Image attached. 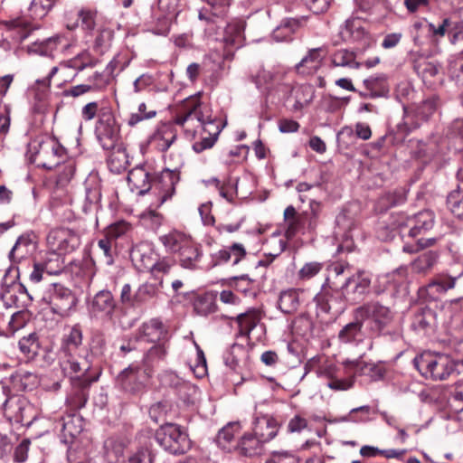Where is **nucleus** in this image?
I'll return each mask as SVG.
<instances>
[{
  "mask_svg": "<svg viewBox=\"0 0 463 463\" xmlns=\"http://www.w3.org/2000/svg\"><path fill=\"white\" fill-rule=\"evenodd\" d=\"M157 254L147 245H139L131 251V259L136 268L141 271H150L156 264Z\"/></svg>",
  "mask_w": 463,
  "mask_h": 463,
  "instance_id": "bb28decb",
  "label": "nucleus"
},
{
  "mask_svg": "<svg viewBox=\"0 0 463 463\" xmlns=\"http://www.w3.org/2000/svg\"><path fill=\"white\" fill-rule=\"evenodd\" d=\"M235 320L239 327L237 335L250 338V332L255 328L260 321V316L257 311L250 310L238 315Z\"/></svg>",
  "mask_w": 463,
  "mask_h": 463,
  "instance_id": "4c0bfd02",
  "label": "nucleus"
},
{
  "mask_svg": "<svg viewBox=\"0 0 463 463\" xmlns=\"http://www.w3.org/2000/svg\"><path fill=\"white\" fill-rule=\"evenodd\" d=\"M57 240V250L61 253H67L74 250L79 245V239L67 230H59L52 232L49 240Z\"/></svg>",
  "mask_w": 463,
  "mask_h": 463,
  "instance_id": "c9c22d12",
  "label": "nucleus"
},
{
  "mask_svg": "<svg viewBox=\"0 0 463 463\" xmlns=\"http://www.w3.org/2000/svg\"><path fill=\"white\" fill-rule=\"evenodd\" d=\"M433 225L434 214L430 211H422L411 216L403 213H392L388 223L392 232L397 231L402 239L406 237L417 239L416 244L405 243L402 247L404 252L411 254L436 244L437 238L425 239L422 237L432 229Z\"/></svg>",
  "mask_w": 463,
  "mask_h": 463,
  "instance_id": "f257e3e1",
  "label": "nucleus"
},
{
  "mask_svg": "<svg viewBox=\"0 0 463 463\" xmlns=\"http://www.w3.org/2000/svg\"><path fill=\"white\" fill-rule=\"evenodd\" d=\"M303 293L299 288H288L282 290L278 298V308L284 314L291 315L298 311L301 300L300 295Z\"/></svg>",
  "mask_w": 463,
  "mask_h": 463,
  "instance_id": "c85d7f7f",
  "label": "nucleus"
},
{
  "mask_svg": "<svg viewBox=\"0 0 463 463\" xmlns=\"http://www.w3.org/2000/svg\"><path fill=\"white\" fill-rule=\"evenodd\" d=\"M287 241L285 236H282L280 232H275L269 238H267L264 243L265 256L267 260H261L259 262L260 266H268L277 257H279L287 248Z\"/></svg>",
  "mask_w": 463,
  "mask_h": 463,
  "instance_id": "a878e982",
  "label": "nucleus"
},
{
  "mask_svg": "<svg viewBox=\"0 0 463 463\" xmlns=\"http://www.w3.org/2000/svg\"><path fill=\"white\" fill-rule=\"evenodd\" d=\"M342 298L339 290L338 282L329 284L328 279L322 286L321 290L315 296L314 301L317 308L324 313H329L334 303Z\"/></svg>",
  "mask_w": 463,
  "mask_h": 463,
  "instance_id": "5701e85b",
  "label": "nucleus"
},
{
  "mask_svg": "<svg viewBox=\"0 0 463 463\" xmlns=\"http://www.w3.org/2000/svg\"><path fill=\"white\" fill-rule=\"evenodd\" d=\"M355 317L361 318L373 335H379L392 321L393 314L388 307L377 301L368 302L354 311Z\"/></svg>",
  "mask_w": 463,
  "mask_h": 463,
  "instance_id": "39448f33",
  "label": "nucleus"
},
{
  "mask_svg": "<svg viewBox=\"0 0 463 463\" xmlns=\"http://www.w3.org/2000/svg\"><path fill=\"white\" fill-rule=\"evenodd\" d=\"M156 439L159 445L171 454H184L191 448V441L181 427L166 423L159 428L156 433Z\"/></svg>",
  "mask_w": 463,
  "mask_h": 463,
  "instance_id": "0eeeda50",
  "label": "nucleus"
},
{
  "mask_svg": "<svg viewBox=\"0 0 463 463\" xmlns=\"http://www.w3.org/2000/svg\"><path fill=\"white\" fill-rule=\"evenodd\" d=\"M178 181V173L169 169L162 171L159 175L153 178L150 190H152V193L157 198L156 202L154 203L156 207L161 206L164 203L172 198Z\"/></svg>",
  "mask_w": 463,
  "mask_h": 463,
  "instance_id": "f8f14e48",
  "label": "nucleus"
},
{
  "mask_svg": "<svg viewBox=\"0 0 463 463\" xmlns=\"http://www.w3.org/2000/svg\"><path fill=\"white\" fill-rule=\"evenodd\" d=\"M43 301L50 306L53 313L65 316L76 306L77 299L70 288L53 283L45 291Z\"/></svg>",
  "mask_w": 463,
  "mask_h": 463,
  "instance_id": "1a4fd4ad",
  "label": "nucleus"
},
{
  "mask_svg": "<svg viewBox=\"0 0 463 463\" xmlns=\"http://www.w3.org/2000/svg\"><path fill=\"white\" fill-rule=\"evenodd\" d=\"M112 38V30L105 27L99 28L96 32L93 42L94 50L100 53L104 52L110 46Z\"/></svg>",
  "mask_w": 463,
  "mask_h": 463,
  "instance_id": "5fc2aeb1",
  "label": "nucleus"
},
{
  "mask_svg": "<svg viewBox=\"0 0 463 463\" xmlns=\"http://www.w3.org/2000/svg\"><path fill=\"white\" fill-rule=\"evenodd\" d=\"M359 319L360 318H356V321L347 324L339 332L338 338L342 343L347 344L360 340L363 321H359Z\"/></svg>",
  "mask_w": 463,
  "mask_h": 463,
  "instance_id": "09e8293b",
  "label": "nucleus"
},
{
  "mask_svg": "<svg viewBox=\"0 0 463 463\" xmlns=\"http://www.w3.org/2000/svg\"><path fill=\"white\" fill-rule=\"evenodd\" d=\"M20 350L27 355L28 358H33L37 354L39 350V344L35 335H30L28 337H23L19 341Z\"/></svg>",
  "mask_w": 463,
  "mask_h": 463,
  "instance_id": "e2e57ef3",
  "label": "nucleus"
},
{
  "mask_svg": "<svg viewBox=\"0 0 463 463\" xmlns=\"http://www.w3.org/2000/svg\"><path fill=\"white\" fill-rule=\"evenodd\" d=\"M200 95L198 93L184 100L174 122L183 128L188 137H194L202 129L218 139L222 131L221 124L213 118L209 106L200 100Z\"/></svg>",
  "mask_w": 463,
  "mask_h": 463,
  "instance_id": "f03ea898",
  "label": "nucleus"
},
{
  "mask_svg": "<svg viewBox=\"0 0 463 463\" xmlns=\"http://www.w3.org/2000/svg\"><path fill=\"white\" fill-rule=\"evenodd\" d=\"M415 71L426 83H431V79L439 73V68L430 61H422L414 65Z\"/></svg>",
  "mask_w": 463,
  "mask_h": 463,
  "instance_id": "13d9d810",
  "label": "nucleus"
},
{
  "mask_svg": "<svg viewBox=\"0 0 463 463\" xmlns=\"http://www.w3.org/2000/svg\"><path fill=\"white\" fill-rule=\"evenodd\" d=\"M339 35L345 43H358L363 47H369L372 39L364 27V22L359 18L347 19L341 27Z\"/></svg>",
  "mask_w": 463,
  "mask_h": 463,
  "instance_id": "2eb2a0df",
  "label": "nucleus"
},
{
  "mask_svg": "<svg viewBox=\"0 0 463 463\" xmlns=\"http://www.w3.org/2000/svg\"><path fill=\"white\" fill-rule=\"evenodd\" d=\"M244 354L245 348L242 345L233 344L223 354L225 365L232 370H236L239 366L241 357Z\"/></svg>",
  "mask_w": 463,
  "mask_h": 463,
  "instance_id": "864d4df0",
  "label": "nucleus"
},
{
  "mask_svg": "<svg viewBox=\"0 0 463 463\" xmlns=\"http://www.w3.org/2000/svg\"><path fill=\"white\" fill-rule=\"evenodd\" d=\"M245 22L241 19L231 21L224 29V43L236 48L242 46L245 41Z\"/></svg>",
  "mask_w": 463,
  "mask_h": 463,
  "instance_id": "473e14b6",
  "label": "nucleus"
},
{
  "mask_svg": "<svg viewBox=\"0 0 463 463\" xmlns=\"http://www.w3.org/2000/svg\"><path fill=\"white\" fill-rule=\"evenodd\" d=\"M240 430L241 425L239 422H230L218 432L217 441L220 444L229 443Z\"/></svg>",
  "mask_w": 463,
  "mask_h": 463,
  "instance_id": "0e129e2a",
  "label": "nucleus"
},
{
  "mask_svg": "<svg viewBox=\"0 0 463 463\" xmlns=\"http://www.w3.org/2000/svg\"><path fill=\"white\" fill-rule=\"evenodd\" d=\"M210 9L199 12V19L208 24H215V19L223 17L229 9L232 0H206Z\"/></svg>",
  "mask_w": 463,
  "mask_h": 463,
  "instance_id": "2f4dec72",
  "label": "nucleus"
},
{
  "mask_svg": "<svg viewBox=\"0 0 463 463\" xmlns=\"http://www.w3.org/2000/svg\"><path fill=\"white\" fill-rule=\"evenodd\" d=\"M101 197L99 185L97 182L90 184L85 183V196L82 205V211L88 213L98 208Z\"/></svg>",
  "mask_w": 463,
  "mask_h": 463,
  "instance_id": "a19ab883",
  "label": "nucleus"
},
{
  "mask_svg": "<svg viewBox=\"0 0 463 463\" xmlns=\"http://www.w3.org/2000/svg\"><path fill=\"white\" fill-rule=\"evenodd\" d=\"M364 85L369 91V95H364L365 98H382L387 97L390 91L388 77L384 73H378L364 80Z\"/></svg>",
  "mask_w": 463,
  "mask_h": 463,
  "instance_id": "cd10ccee",
  "label": "nucleus"
},
{
  "mask_svg": "<svg viewBox=\"0 0 463 463\" xmlns=\"http://www.w3.org/2000/svg\"><path fill=\"white\" fill-rule=\"evenodd\" d=\"M306 22L304 17L301 18H286L281 21L280 24L273 31L272 36L278 42L288 41L291 36L302 26Z\"/></svg>",
  "mask_w": 463,
  "mask_h": 463,
  "instance_id": "f704fd0d",
  "label": "nucleus"
},
{
  "mask_svg": "<svg viewBox=\"0 0 463 463\" xmlns=\"http://www.w3.org/2000/svg\"><path fill=\"white\" fill-rule=\"evenodd\" d=\"M285 234L288 240H292L297 234L304 233L306 230L313 232L317 225V214L312 210L298 213L294 206L289 205L284 211Z\"/></svg>",
  "mask_w": 463,
  "mask_h": 463,
  "instance_id": "6e6552de",
  "label": "nucleus"
},
{
  "mask_svg": "<svg viewBox=\"0 0 463 463\" xmlns=\"http://www.w3.org/2000/svg\"><path fill=\"white\" fill-rule=\"evenodd\" d=\"M98 376L72 377L71 391L66 398V403L71 410L83 408L88 401L89 388Z\"/></svg>",
  "mask_w": 463,
  "mask_h": 463,
  "instance_id": "4468645a",
  "label": "nucleus"
},
{
  "mask_svg": "<svg viewBox=\"0 0 463 463\" xmlns=\"http://www.w3.org/2000/svg\"><path fill=\"white\" fill-rule=\"evenodd\" d=\"M56 428L60 429L61 441L69 444L82 431L83 420L78 414H67L57 421Z\"/></svg>",
  "mask_w": 463,
  "mask_h": 463,
  "instance_id": "6ab92c4d",
  "label": "nucleus"
},
{
  "mask_svg": "<svg viewBox=\"0 0 463 463\" xmlns=\"http://www.w3.org/2000/svg\"><path fill=\"white\" fill-rule=\"evenodd\" d=\"M371 407L368 405L352 409L348 414L339 417L335 422H364L369 420Z\"/></svg>",
  "mask_w": 463,
  "mask_h": 463,
  "instance_id": "3c124183",
  "label": "nucleus"
},
{
  "mask_svg": "<svg viewBox=\"0 0 463 463\" xmlns=\"http://www.w3.org/2000/svg\"><path fill=\"white\" fill-rule=\"evenodd\" d=\"M85 353H87V350L83 352H61L60 366L64 375L69 376L71 381L72 377L90 376L89 371L91 368V364Z\"/></svg>",
  "mask_w": 463,
  "mask_h": 463,
  "instance_id": "9b49d317",
  "label": "nucleus"
},
{
  "mask_svg": "<svg viewBox=\"0 0 463 463\" xmlns=\"http://www.w3.org/2000/svg\"><path fill=\"white\" fill-rule=\"evenodd\" d=\"M177 255L183 268L194 269L203 256V251L200 244L191 239Z\"/></svg>",
  "mask_w": 463,
  "mask_h": 463,
  "instance_id": "7c9ffc66",
  "label": "nucleus"
},
{
  "mask_svg": "<svg viewBox=\"0 0 463 463\" xmlns=\"http://www.w3.org/2000/svg\"><path fill=\"white\" fill-rule=\"evenodd\" d=\"M27 154L31 163L48 170L59 166L66 158L65 148L51 137L33 139L28 146Z\"/></svg>",
  "mask_w": 463,
  "mask_h": 463,
  "instance_id": "7ed1b4c3",
  "label": "nucleus"
},
{
  "mask_svg": "<svg viewBox=\"0 0 463 463\" xmlns=\"http://www.w3.org/2000/svg\"><path fill=\"white\" fill-rule=\"evenodd\" d=\"M165 333L164 326L158 319H151L143 324L140 328V337L152 343L159 341L165 335Z\"/></svg>",
  "mask_w": 463,
  "mask_h": 463,
  "instance_id": "ea45409f",
  "label": "nucleus"
},
{
  "mask_svg": "<svg viewBox=\"0 0 463 463\" xmlns=\"http://www.w3.org/2000/svg\"><path fill=\"white\" fill-rule=\"evenodd\" d=\"M438 253L429 250L417 257L411 264L415 273L425 274L430 271L438 260Z\"/></svg>",
  "mask_w": 463,
  "mask_h": 463,
  "instance_id": "c03bdc74",
  "label": "nucleus"
},
{
  "mask_svg": "<svg viewBox=\"0 0 463 463\" xmlns=\"http://www.w3.org/2000/svg\"><path fill=\"white\" fill-rule=\"evenodd\" d=\"M108 165L111 172L120 174L129 165L126 148L118 146L109 156Z\"/></svg>",
  "mask_w": 463,
  "mask_h": 463,
  "instance_id": "a18cd8bd",
  "label": "nucleus"
},
{
  "mask_svg": "<svg viewBox=\"0 0 463 463\" xmlns=\"http://www.w3.org/2000/svg\"><path fill=\"white\" fill-rule=\"evenodd\" d=\"M32 240L28 235H21L9 252V259L14 263H18L25 259L31 252Z\"/></svg>",
  "mask_w": 463,
  "mask_h": 463,
  "instance_id": "58836bf2",
  "label": "nucleus"
},
{
  "mask_svg": "<svg viewBox=\"0 0 463 463\" xmlns=\"http://www.w3.org/2000/svg\"><path fill=\"white\" fill-rule=\"evenodd\" d=\"M315 97V89L310 84H297L291 87L287 98L288 101H293L291 109L300 111L307 107Z\"/></svg>",
  "mask_w": 463,
  "mask_h": 463,
  "instance_id": "4be33fe9",
  "label": "nucleus"
},
{
  "mask_svg": "<svg viewBox=\"0 0 463 463\" xmlns=\"http://www.w3.org/2000/svg\"><path fill=\"white\" fill-rule=\"evenodd\" d=\"M456 277L439 275L432 281H430L427 287L429 289L435 288L436 292L442 293L453 288L456 285Z\"/></svg>",
  "mask_w": 463,
  "mask_h": 463,
  "instance_id": "bf43d9fd",
  "label": "nucleus"
},
{
  "mask_svg": "<svg viewBox=\"0 0 463 463\" xmlns=\"http://www.w3.org/2000/svg\"><path fill=\"white\" fill-rule=\"evenodd\" d=\"M371 278L364 271L359 270L339 285L340 295L349 303H358L369 292Z\"/></svg>",
  "mask_w": 463,
  "mask_h": 463,
  "instance_id": "9d476101",
  "label": "nucleus"
},
{
  "mask_svg": "<svg viewBox=\"0 0 463 463\" xmlns=\"http://www.w3.org/2000/svg\"><path fill=\"white\" fill-rule=\"evenodd\" d=\"M327 53L326 47H317L308 50L307 53L296 64L298 74L302 76L314 75L322 66Z\"/></svg>",
  "mask_w": 463,
  "mask_h": 463,
  "instance_id": "a211bd4d",
  "label": "nucleus"
},
{
  "mask_svg": "<svg viewBox=\"0 0 463 463\" xmlns=\"http://www.w3.org/2000/svg\"><path fill=\"white\" fill-rule=\"evenodd\" d=\"M28 410H31V406L25 400L16 395H11L9 401L2 409L5 416L9 420L16 423H24L29 420L27 416Z\"/></svg>",
  "mask_w": 463,
  "mask_h": 463,
  "instance_id": "412c9836",
  "label": "nucleus"
},
{
  "mask_svg": "<svg viewBox=\"0 0 463 463\" xmlns=\"http://www.w3.org/2000/svg\"><path fill=\"white\" fill-rule=\"evenodd\" d=\"M447 206L458 219L463 220V190H454L447 197Z\"/></svg>",
  "mask_w": 463,
  "mask_h": 463,
  "instance_id": "6e6d98bb",
  "label": "nucleus"
},
{
  "mask_svg": "<svg viewBox=\"0 0 463 463\" xmlns=\"http://www.w3.org/2000/svg\"><path fill=\"white\" fill-rule=\"evenodd\" d=\"M323 269V263L318 261L307 262L298 270V277L301 280H308L317 275Z\"/></svg>",
  "mask_w": 463,
  "mask_h": 463,
  "instance_id": "338daca9",
  "label": "nucleus"
},
{
  "mask_svg": "<svg viewBox=\"0 0 463 463\" xmlns=\"http://www.w3.org/2000/svg\"><path fill=\"white\" fill-rule=\"evenodd\" d=\"M158 292V288L151 283H145L138 287L133 295L134 304L140 306L154 298Z\"/></svg>",
  "mask_w": 463,
  "mask_h": 463,
  "instance_id": "603ef678",
  "label": "nucleus"
},
{
  "mask_svg": "<svg viewBox=\"0 0 463 463\" xmlns=\"http://www.w3.org/2000/svg\"><path fill=\"white\" fill-rule=\"evenodd\" d=\"M56 0H33L30 12L34 19H42L52 8Z\"/></svg>",
  "mask_w": 463,
  "mask_h": 463,
  "instance_id": "052dcab7",
  "label": "nucleus"
},
{
  "mask_svg": "<svg viewBox=\"0 0 463 463\" xmlns=\"http://www.w3.org/2000/svg\"><path fill=\"white\" fill-rule=\"evenodd\" d=\"M147 373L137 365L131 364L117 377V383L127 392L137 394L145 389Z\"/></svg>",
  "mask_w": 463,
  "mask_h": 463,
  "instance_id": "ddd939ff",
  "label": "nucleus"
},
{
  "mask_svg": "<svg viewBox=\"0 0 463 463\" xmlns=\"http://www.w3.org/2000/svg\"><path fill=\"white\" fill-rule=\"evenodd\" d=\"M449 403L453 411L458 413L463 411V382L455 386Z\"/></svg>",
  "mask_w": 463,
  "mask_h": 463,
  "instance_id": "774afa93",
  "label": "nucleus"
},
{
  "mask_svg": "<svg viewBox=\"0 0 463 463\" xmlns=\"http://www.w3.org/2000/svg\"><path fill=\"white\" fill-rule=\"evenodd\" d=\"M355 52L347 49H341L332 55V63L337 67H349L358 69L361 63L355 60Z\"/></svg>",
  "mask_w": 463,
  "mask_h": 463,
  "instance_id": "de8ad7c7",
  "label": "nucleus"
},
{
  "mask_svg": "<svg viewBox=\"0 0 463 463\" xmlns=\"http://www.w3.org/2000/svg\"><path fill=\"white\" fill-rule=\"evenodd\" d=\"M246 256V250L241 243L235 242L229 247H222L216 252L210 255L209 267L214 268L232 261V265H237Z\"/></svg>",
  "mask_w": 463,
  "mask_h": 463,
  "instance_id": "f3484780",
  "label": "nucleus"
},
{
  "mask_svg": "<svg viewBox=\"0 0 463 463\" xmlns=\"http://www.w3.org/2000/svg\"><path fill=\"white\" fill-rule=\"evenodd\" d=\"M194 311L200 316H207L217 309L215 298L211 294L198 297L194 303Z\"/></svg>",
  "mask_w": 463,
  "mask_h": 463,
  "instance_id": "8fccbe9b",
  "label": "nucleus"
},
{
  "mask_svg": "<svg viewBox=\"0 0 463 463\" xmlns=\"http://www.w3.org/2000/svg\"><path fill=\"white\" fill-rule=\"evenodd\" d=\"M40 261L47 275H58L61 273L65 268L64 260L60 253L55 251L45 253Z\"/></svg>",
  "mask_w": 463,
  "mask_h": 463,
  "instance_id": "79ce46f5",
  "label": "nucleus"
},
{
  "mask_svg": "<svg viewBox=\"0 0 463 463\" xmlns=\"http://www.w3.org/2000/svg\"><path fill=\"white\" fill-rule=\"evenodd\" d=\"M163 219V215L155 210H147L141 214L143 224L151 230L158 229L162 224Z\"/></svg>",
  "mask_w": 463,
  "mask_h": 463,
  "instance_id": "69168bd1",
  "label": "nucleus"
},
{
  "mask_svg": "<svg viewBox=\"0 0 463 463\" xmlns=\"http://www.w3.org/2000/svg\"><path fill=\"white\" fill-rule=\"evenodd\" d=\"M153 178L150 173L143 165L134 167L128 172V183L133 192L143 195L151 189Z\"/></svg>",
  "mask_w": 463,
  "mask_h": 463,
  "instance_id": "b1692460",
  "label": "nucleus"
},
{
  "mask_svg": "<svg viewBox=\"0 0 463 463\" xmlns=\"http://www.w3.org/2000/svg\"><path fill=\"white\" fill-rule=\"evenodd\" d=\"M413 364L426 379L443 381L454 373H459L458 366L463 368V361L452 360L448 355L424 353L413 359Z\"/></svg>",
  "mask_w": 463,
  "mask_h": 463,
  "instance_id": "20e7f679",
  "label": "nucleus"
},
{
  "mask_svg": "<svg viewBox=\"0 0 463 463\" xmlns=\"http://www.w3.org/2000/svg\"><path fill=\"white\" fill-rule=\"evenodd\" d=\"M407 199V191L403 187L396 188L384 193L378 201L381 210H386L403 203Z\"/></svg>",
  "mask_w": 463,
  "mask_h": 463,
  "instance_id": "37998d69",
  "label": "nucleus"
},
{
  "mask_svg": "<svg viewBox=\"0 0 463 463\" xmlns=\"http://www.w3.org/2000/svg\"><path fill=\"white\" fill-rule=\"evenodd\" d=\"M191 239L189 235L175 230L161 236L160 241L168 251L178 254Z\"/></svg>",
  "mask_w": 463,
  "mask_h": 463,
  "instance_id": "e433bc0d",
  "label": "nucleus"
},
{
  "mask_svg": "<svg viewBox=\"0 0 463 463\" xmlns=\"http://www.w3.org/2000/svg\"><path fill=\"white\" fill-rule=\"evenodd\" d=\"M175 263L173 260L167 258L160 259L157 257L156 260V264L153 269H150V273L152 277L156 279L160 280V284H162V276L165 274H168L170 269L174 267Z\"/></svg>",
  "mask_w": 463,
  "mask_h": 463,
  "instance_id": "680f3d73",
  "label": "nucleus"
},
{
  "mask_svg": "<svg viewBox=\"0 0 463 463\" xmlns=\"http://www.w3.org/2000/svg\"><path fill=\"white\" fill-rule=\"evenodd\" d=\"M94 134L103 149L116 148L121 137L120 124L110 109H100L99 118L95 124Z\"/></svg>",
  "mask_w": 463,
  "mask_h": 463,
  "instance_id": "423d86ee",
  "label": "nucleus"
},
{
  "mask_svg": "<svg viewBox=\"0 0 463 463\" xmlns=\"http://www.w3.org/2000/svg\"><path fill=\"white\" fill-rule=\"evenodd\" d=\"M265 443L252 432L245 433L238 442L237 451L240 455L249 458L260 456L264 452Z\"/></svg>",
  "mask_w": 463,
  "mask_h": 463,
  "instance_id": "c756f323",
  "label": "nucleus"
},
{
  "mask_svg": "<svg viewBox=\"0 0 463 463\" xmlns=\"http://www.w3.org/2000/svg\"><path fill=\"white\" fill-rule=\"evenodd\" d=\"M278 432L277 420L269 415L257 418L253 423L252 433L265 444L272 440Z\"/></svg>",
  "mask_w": 463,
  "mask_h": 463,
  "instance_id": "393cba45",
  "label": "nucleus"
},
{
  "mask_svg": "<svg viewBox=\"0 0 463 463\" xmlns=\"http://www.w3.org/2000/svg\"><path fill=\"white\" fill-rule=\"evenodd\" d=\"M97 12L90 9H81L78 13V23L72 25L67 24V28L73 30L76 26L80 25L87 34L93 32L96 25Z\"/></svg>",
  "mask_w": 463,
  "mask_h": 463,
  "instance_id": "49530a36",
  "label": "nucleus"
},
{
  "mask_svg": "<svg viewBox=\"0 0 463 463\" xmlns=\"http://www.w3.org/2000/svg\"><path fill=\"white\" fill-rule=\"evenodd\" d=\"M97 60L87 51L79 53L74 58L67 61V66L78 71H82L88 67H94Z\"/></svg>",
  "mask_w": 463,
  "mask_h": 463,
  "instance_id": "4d7b16f0",
  "label": "nucleus"
},
{
  "mask_svg": "<svg viewBox=\"0 0 463 463\" xmlns=\"http://www.w3.org/2000/svg\"><path fill=\"white\" fill-rule=\"evenodd\" d=\"M433 111V103L425 101L414 110H405L404 123L410 129H415L420 127L421 121L427 120Z\"/></svg>",
  "mask_w": 463,
  "mask_h": 463,
  "instance_id": "72a5a7b5",
  "label": "nucleus"
},
{
  "mask_svg": "<svg viewBox=\"0 0 463 463\" xmlns=\"http://www.w3.org/2000/svg\"><path fill=\"white\" fill-rule=\"evenodd\" d=\"M177 132L171 124H161L149 137L148 142L159 152H166L175 142Z\"/></svg>",
  "mask_w": 463,
  "mask_h": 463,
  "instance_id": "aec40b11",
  "label": "nucleus"
},
{
  "mask_svg": "<svg viewBox=\"0 0 463 463\" xmlns=\"http://www.w3.org/2000/svg\"><path fill=\"white\" fill-rule=\"evenodd\" d=\"M117 302L109 290L102 289L97 292L88 302V309L91 316L111 319Z\"/></svg>",
  "mask_w": 463,
  "mask_h": 463,
  "instance_id": "dca6fc26",
  "label": "nucleus"
}]
</instances>
